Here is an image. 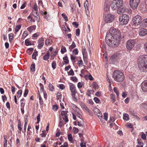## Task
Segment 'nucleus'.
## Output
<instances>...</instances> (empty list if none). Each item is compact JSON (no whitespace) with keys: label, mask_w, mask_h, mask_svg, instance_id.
I'll list each match as a JSON object with an SVG mask.
<instances>
[{"label":"nucleus","mask_w":147,"mask_h":147,"mask_svg":"<svg viewBox=\"0 0 147 147\" xmlns=\"http://www.w3.org/2000/svg\"><path fill=\"white\" fill-rule=\"evenodd\" d=\"M70 57L72 61L73 62V63H75V59H76V56L72 55H71Z\"/></svg>","instance_id":"obj_37"},{"label":"nucleus","mask_w":147,"mask_h":147,"mask_svg":"<svg viewBox=\"0 0 147 147\" xmlns=\"http://www.w3.org/2000/svg\"><path fill=\"white\" fill-rule=\"evenodd\" d=\"M56 63L55 61H53L52 63V66L53 69H55L56 67Z\"/></svg>","instance_id":"obj_42"},{"label":"nucleus","mask_w":147,"mask_h":147,"mask_svg":"<svg viewBox=\"0 0 147 147\" xmlns=\"http://www.w3.org/2000/svg\"><path fill=\"white\" fill-rule=\"evenodd\" d=\"M147 34V30L144 28H141L139 31V34L140 36H144Z\"/></svg>","instance_id":"obj_12"},{"label":"nucleus","mask_w":147,"mask_h":147,"mask_svg":"<svg viewBox=\"0 0 147 147\" xmlns=\"http://www.w3.org/2000/svg\"><path fill=\"white\" fill-rule=\"evenodd\" d=\"M68 139L70 142H72L73 138L72 137V135L71 134H69L68 135Z\"/></svg>","instance_id":"obj_35"},{"label":"nucleus","mask_w":147,"mask_h":147,"mask_svg":"<svg viewBox=\"0 0 147 147\" xmlns=\"http://www.w3.org/2000/svg\"><path fill=\"white\" fill-rule=\"evenodd\" d=\"M76 35L77 36H79L80 34V30L78 28L76 30Z\"/></svg>","instance_id":"obj_52"},{"label":"nucleus","mask_w":147,"mask_h":147,"mask_svg":"<svg viewBox=\"0 0 147 147\" xmlns=\"http://www.w3.org/2000/svg\"><path fill=\"white\" fill-rule=\"evenodd\" d=\"M111 99L112 102L114 103L115 101L116 98L115 96L113 94H111L110 95Z\"/></svg>","instance_id":"obj_21"},{"label":"nucleus","mask_w":147,"mask_h":147,"mask_svg":"<svg viewBox=\"0 0 147 147\" xmlns=\"http://www.w3.org/2000/svg\"><path fill=\"white\" fill-rule=\"evenodd\" d=\"M67 51L66 48L63 46H62L61 48V52L62 54H64Z\"/></svg>","instance_id":"obj_26"},{"label":"nucleus","mask_w":147,"mask_h":147,"mask_svg":"<svg viewBox=\"0 0 147 147\" xmlns=\"http://www.w3.org/2000/svg\"><path fill=\"white\" fill-rule=\"evenodd\" d=\"M83 63L82 60H80L78 61V64L79 65L80 67H82V65H83Z\"/></svg>","instance_id":"obj_53"},{"label":"nucleus","mask_w":147,"mask_h":147,"mask_svg":"<svg viewBox=\"0 0 147 147\" xmlns=\"http://www.w3.org/2000/svg\"><path fill=\"white\" fill-rule=\"evenodd\" d=\"M18 129H19V130L21 131H22V128L21 127V126H22L21 123L20 121H19V123L18 124Z\"/></svg>","instance_id":"obj_40"},{"label":"nucleus","mask_w":147,"mask_h":147,"mask_svg":"<svg viewBox=\"0 0 147 147\" xmlns=\"http://www.w3.org/2000/svg\"><path fill=\"white\" fill-rule=\"evenodd\" d=\"M123 118L124 120L127 121L129 119V115L127 113H125L123 115Z\"/></svg>","instance_id":"obj_22"},{"label":"nucleus","mask_w":147,"mask_h":147,"mask_svg":"<svg viewBox=\"0 0 147 147\" xmlns=\"http://www.w3.org/2000/svg\"><path fill=\"white\" fill-rule=\"evenodd\" d=\"M52 109L54 111H57L58 109L57 106L56 105H54L53 106Z\"/></svg>","instance_id":"obj_61"},{"label":"nucleus","mask_w":147,"mask_h":147,"mask_svg":"<svg viewBox=\"0 0 147 147\" xmlns=\"http://www.w3.org/2000/svg\"><path fill=\"white\" fill-rule=\"evenodd\" d=\"M141 20V16L140 15H138L133 18L132 23L134 25L137 26L140 24Z\"/></svg>","instance_id":"obj_6"},{"label":"nucleus","mask_w":147,"mask_h":147,"mask_svg":"<svg viewBox=\"0 0 147 147\" xmlns=\"http://www.w3.org/2000/svg\"><path fill=\"white\" fill-rule=\"evenodd\" d=\"M97 116L98 118L100 119L102 121V113H98Z\"/></svg>","instance_id":"obj_41"},{"label":"nucleus","mask_w":147,"mask_h":147,"mask_svg":"<svg viewBox=\"0 0 147 147\" xmlns=\"http://www.w3.org/2000/svg\"><path fill=\"white\" fill-rule=\"evenodd\" d=\"M129 20V16L126 14H124L119 18L120 24L122 25L127 24Z\"/></svg>","instance_id":"obj_5"},{"label":"nucleus","mask_w":147,"mask_h":147,"mask_svg":"<svg viewBox=\"0 0 147 147\" xmlns=\"http://www.w3.org/2000/svg\"><path fill=\"white\" fill-rule=\"evenodd\" d=\"M38 55L37 52H34L32 55V58L33 59H36V57Z\"/></svg>","instance_id":"obj_29"},{"label":"nucleus","mask_w":147,"mask_h":147,"mask_svg":"<svg viewBox=\"0 0 147 147\" xmlns=\"http://www.w3.org/2000/svg\"><path fill=\"white\" fill-rule=\"evenodd\" d=\"M120 31L114 28H111L109 32H107L106 36V42L110 47H116L119 45L121 39Z\"/></svg>","instance_id":"obj_1"},{"label":"nucleus","mask_w":147,"mask_h":147,"mask_svg":"<svg viewBox=\"0 0 147 147\" xmlns=\"http://www.w3.org/2000/svg\"><path fill=\"white\" fill-rule=\"evenodd\" d=\"M50 56V53L48 52H47L45 55L43 57V59L45 60H47L49 57Z\"/></svg>","instance_id":"obj_19"},{"label":"nucleus","mask_w":147,"mask_h":147,"mask_svg":"<svg viewBox=\"0 0 147 147\" xmlns=\"http://www.w3.org/2000/svg\"><path fill=\"white\" fill-rule=\"evenodd\" d=\"M22 93V91L21 90H19L17 93V96L18 98H20L21 96Z\"/></svg>","instance_id":"obj_28"},{"label":"nucleus","mask_w":147,"mask_h":147,"mask_svg":"<svg viewBox=\"0 0 147 147\" xmlns=\"http://www.w3.org/2000/svg\"><path fill=\"white\" fill-rule=\"evenodd\" d=\"M94 100L96 103H98L100 102V100L98 98L95 97L94 98Z\"/></svg>","instance_id":"obj_49"},{"label":"nucleus","mask_w":147,"mask_h":147,"mask_svg":"<svg viewBox=\"0 0 147 147\" xmlns=\"http://www.w3.org/2000/svg\"><path fill=\"white\" fill-rule=\"evenodd\" d=\"M127 11L126 8L124 6H120L119 8L117 9V12L119 14H122L124 13Z\"/></svg>","instance_id":"obj_10"},{"label":"nucleus","mask_w":147,"mask_h":147,"mask_svg":"<svg viewBox=\"0 0 147 147\" xmlns=\"http://www.w3.org/2000/svg\"><path fill=\"white\" fill-rule=\"evenodd\" d=\"M59 125L60 127L64 125V124L63 122V121L61 119H60V120Z\"/></svg>","instance_id":"obj_47"},{"label":"nucleus","mask_w":147,"mask_h":147,"mask_svg":"<svg viewBox=\"0 0 147 147\" xmlns=\"http://www.w3.org/2000/svg\"><path fill=\"white\" fill-rule=\"evenodd\" d=\"M62 16L64 18L65 20L66 21H68V18L67 16H66L65 14L64 13H63L62 14Z\"/></svg>","instance_id":"obj_39"},{"label":"nucleus","mask_w":147,"mask_h":147,"mask_svg":"<svg viewBox=\"0 0 147 147\" xmlns=\"http://www.w3.org/2000/svg\"><path fill=\"white\" fill-rule=\"evenodd\" d=\"M21 27V25H17L16 26L15 29V32H17L19 30Z\"/></svg>","instance_id":"obj_34"},{"label":"nucleus","mask_w":147,"mask_h":147,"mask_svg":"<svg viewBox=\"0 0 147 147\" xmlns=\"http://www.w3.org/2000/svg\"><path fill=\"white\" fill-rule=\"evenodd\" d=\"M104 118L107 121L108 118V114L107 113H105L104 114Z\"/></svg>","instance_id":"obj_58"},{"label":"nucleus","mask_w":147,"mask_h":147,"mask_svg":"<svg viewBox=\"0 0 147 147\" xmlns=\"http://www.w3.org/2000/svg\"><path fill=\"white\" fill-rule=\"evenodd\" d=\"M28 90L27 89H26L25 90L24 93V97H26L27 96V94H28Z\"/></svg>","instance_id":"obj_59"},{"label":"nucleus","mask_w":147,"mask_h":147,"mask_svg":"<svg viewBox=\"0 0 147 147\" xmlns=\"http://www.w3.org/2000/svg\"><path fill=\"white\" fill-rule=\"evenodd\" d=\"M118 55V54H115L111 56L110 59L112 61L114 60L115 59H116L117 58V56Z\"/></svg>","instance_id":"obj_23"},{"label":"nucleus","mask_w":147,"mask_h":147,"mask_svg":"<svg viewBox=\"0 0 147 147\" xmlns=\"http://www.w3.org/2000/svg\"><path fill=\"white\" fill-rule=\"evenodd\" d=\"M83 84L81 82H79L78 83L77 86L79 88H80L82 87L83 86Z\"/></svg>","instance_id":"obj_48"},{"label":"nucleus","mask_w":147,"mask_h":147,"mask_svg":"<svg viewBox=\"0 0 147 147\" xmlns=\"http://www.w3.org/2000/svg\"><path fill=\"white\" fill-rule=\"evenodd\" d=\"M101 95V92L99 91H97L95 95L98 97H99Z\"/></svg>","instance_id":"obj_62"},{"label":"nucleus","mask_w":147,"mask_h":147,"mask_svg":"<svg viewBox=\"0 0 147 147\" xmlns=\"http://www.w3.org/2000/svg\"><path fill=\"white\" fill-rule=\"evenodd\" d=\"M114 19V16L110 13L107 14L105 16V21L106 23L111 22Z\"/></svg>","instance_id":"obj_9"},{"label":"nucleus","mask_w":147,"mask_h":147,"mask_svg":"<svg viewBox=\"0 0 147 147\" xmlns=\"http://www.w3.org/2000/svg\"><path fill=\"white\" fill-rule=\"evenodd\" d=\"M141 86L142 90L144 92H147V81H145L142 83Z\"/></svg>","instance_id":"obj_11"},{"label":"nucleus","mask_w":147,"mask_h":147,"mask_svg":"<svg viewBox=\"0 0 147 147\" xmlns=\"http://www.w3.org/2000/svg\"><path fill=\"white\" fill-rule=\"evenodd\" d=\"M71 79L74 82H77L78 81V79L76 77H71Z\"/></svg>","instance_id":"obj_38"},{"label":"nucleus","mask_w":147,"mask_h":147,"mask_svg":"<svg viewBox=\"0 0 147 147\" xmlns=\"http://www.w3.org/2000/svg\"><path fill=\"white\" fill-rule=\"evenodd\" d=\"M70 90L71 91V92H77V91L76 89V88L75 85L73 84L70 83L69 85Z\"/></svg>","instance_id":"obj_14"},{"label":"nucleus","mask_w":147,"mask_h":147,"mask_svg":"<svg viewBox=\"0 0 147 147\" xmlns=\"http://www.w3.org/2000/svg\"><path fill=\"white\" fill-rule=\"evenodd\" d=\"M73 130L75 134H77L78 132V129L75 127L73 128Z\"/></svg>","instance_id":"obj_46"},{"label":"nucleus","mask_w":147,"mask_h":147,"mask_svg":"<svg viewBox=\"0 0 147 147\" xmlns=\"http://www.w3.org/2000/svg\"><path fill=\"white\" fill-rule=\"evenodd\" d=\"M92 87L95 89L98 88V85L96 82H93L92 84Z\"/></svg>","instance_id":"obj_27"},{"label":"nucleus","mask_w":147,"mask_h":147,"mask_svg":"<svg viewBox=\"0 0 147 147\" xmlns=\"http://www.w3.org/2000/svg\"><path fill=\"white\" fill-rule=\"evenodd\" d=\"M123 2L122 0H113L111 3V6L113 10H116L123 5Z\"/></svg>","instance_id":"obj_4"},{"label":"nucleus","mask_w":147,"mask_h":147,"mask_svg":"<svg viewBox=\"0 0 147 147\" xmlns=\"http://www.w3.org/2000/svg\"><path fill=\"white\" fill-rule=\"evenodd\" d=\"M142 134L141 136V138L142 139L145 140L146 138V136L143 132H142Z\"/></svg>","instance_id":"obj_44"},{"label":"nucleus","mask_w":147,"mask_h":147,"mask_svg":"<svg viewBox=\"0 0 147 147\" xmlns=\"http://www.w3.org/2000/svg\"><path fill=\"white\" fill-rule=\"evenodd\" d=\"M68 74L69 76H73L74 75V73L72 69H71L68 72Z\"/></svg>","instance_id":"obj_30"},{"label":"nucleus","mask_w":147,"mask_h":147,"mask_svg":"<svg viewBox=\"0 0 147 147\" xmlns=\"http://www.w3.org/2000/svg\"><path fill=\"white\" fill-rule=\"evenodd\" d=\"M138 67L143 72H147V55L140 56L138 58Z\"/></svg>","instance_id":"obj_2"},{"label":"nucleus","mask_w":147,"mask_h":147,"mask_svg":"<svg viewBox=\"0 0 147 147\" xmlns=\"http://www.w3.org/2000/svg\"><path fill=\"white\" fill-rule=\"evenodd\" d=\"M72 25L73 26L75 27L76 28H78V24L76 22H74L72 23Z\"/></svg>","instance_id":"obj_43"},{"label":"nucleus","mask_w":147,"mask_h":147,"mask_svg":"<svg viewBox=\"0 0 147 147\" xmlns=\"http://www.w3.org/2000/svg\"><path fill=\"white\" fill-rule=\"evenodd\" d=\"M76 46V45L74 41H73L72 42V44L69 47V51H71V50L74 48H75Z\"/></svg>","instance_id":"obj_17"},{"label":"nucleus","mask_w":147,"mask_h":147,"mask_svg":"<svg viewBox=\"0 0 147 147\" xmlns=\"http://www.w3.org/2000/svg\"><path fill=\"white\" fill-rule=\"evenodd\" d=\"M144 48L145 50V51L147 52V42L144 44Z\"/></svg>","instance_id":"obj_64"},{"label":"nucleus","mask_w":147,"mask_h":147,"mask_svg":"<svg viewBox=\"0 0 147 147\" xmlns=\"http://www.w3.org/2000/svg\"><path fill=\"white\" fill-rule=\"evenodd\" d=\"M113 90L114 92L116 94L117 96L118 97L119 95V92H118L117 88L116 87H114V88Z\"/></svg>","instance_id":"obj_36"},{"label":"nucleus","mask_w":147,"mask_h":147,"mask_svg":"<svg viewBox=\"0 0 147 147\" xmlns=\"http://www.w3.org/2000/svg\"><path fill=\"white\" fill-rule=\"evenodd\" d=\"M65 62V64H67L69 63V61L68 59V57L67 56H65L63 58Z\"/></svg>","instance_id":"obj_24"},{"label":"nucleus","mask_w":147,"mask_h":147,"mask_svg":"<svg viewBox=\"0 0 147 147\" xmlns=\"http://www.w3.org/2000/svg\"><path fill=\"white\" fill-rule=\"evenodd\" d=\"M37 120V123H39L40 121V114H38V116H37L36 117Z\"/></svg>","instance_id":"obj_54"},{"label":"nucleus","mask_w":147,"mask_h":147,"mask_svg":"<svg viewBox=\"0 0 147 147\" xmlns=\"http://www.w3.org/2000/svg\"><path fill=\"white\" fill-rule=\"evenodd\" d=\"M63 119L66 122H67L68 121V117L67 116H65L63 117Z\"/></svg>","instance_id":"obj_60"},{"label":"nucleus","mask_w":147,"mask_h":147,"mask_svg":"<svg viewBox=\"0 0 147 147\" xmlns=\"http://www.w3.org/2000/svg\"><path fill=\"white\" fill-rule=\"evenodd\" d=\"M81 107L82 109H83L85 110L88 111V112H89L90 110L86 106V105L83 104H82L81 105Z\"/></svg>","instance_id":"obj_20"},{"label":"nucleus","mask_w":147,"mask_h":147,"mask_svg":"<svg viewBox=\"0 0 147 147\" xmlns=\"http://www.w3.org/2000/svg\"><path fill=\"white\" fill-rule=\"evenodd\" d=\"M144 25L146 27H147V18L143 20Z\"/></svg>","instance_id":"obj_56"},{"label":"nucleus","mask_w":147,"mask_h":147,"mask_svg":"<svg viewBox=\"0 0 147 147\" xmlns=\"http://www.w3.org/2000/svg\"><path fill=\"white\" fill-rule=\"evenodd\" d=\"M4 143L3 144V147H7V136L5 135L3 136Z\"/></svg>","instance_id":"obj_18"},{"label":"nucleus","mask_w":147,"mask_h":147,"mask_svg":"<svg viewBox=\"0 0 147 147\" xmlns=\"http://www.w3.org/2000/svg\"><path fill=\"white\" fill-rule=\"evenodd\" d=\"M38 43L39 44L38 46V47L39 49H41L42 48L44 45V38L42 37L40 39L38 40Z\"/></svg>","instance_id":"obj_13"},{"label":"nucleus","mask_w":147,"mask_h":147,"mask_svg":"<svg viewBox=\"0 0 147 147\" xmlns=\"http://www.w3.org/2000/svg\"><path fill=\"white\" fill-rule=\"evenodd\" d=\"M68 145L66 142H65L63 145H61L60 147H68Z\"/></svg>","instance_id":"obj_63"},{"label":"nucleus","mask_w":147,"mask_h":147,"mask_svg":"<svg viewBox=\"0 0 147 147\" xmlns=\"http://www.w3.org/2000/svg\"><path fill=\"white\" fill-rule=\"evenodd\" d=\"M36 27L35 25L32 26L28 28L27 29L30 32H31L33 30L35 29Z\"/></svg>","instance_id":"obj_16"},{"label":"nucleus","mask_w":147,"mask_h":147,"mask_svg":"<svg viewBox=\"0 0 147 147\" xmlns=\"http://www.w3.org/2000/svg\"><path fill=\"white\" fill-rule=\"evenodd\" d=\"M77 92L71 93V95L73 100L75 101H77V96L76 95V94Z\"/></svg>","instance_id":"obj_15"},{"label":"nucleus","mask_w":147,"mask_h":147,"mask_svg":"<svg viewBox=\"0 0 147 147\" xmlns=\"http://www.w3.org/2000/svg\"><path fill=\"white\" fill-rule=\"evenodd\" d=\"M30 70L32 71H34L35 70V64H32L30 66Z\"/></svg>","instance_id":"obj_33"},{"label":"nucleus","mask_w":147,"mask_h":147,"mask_svg":"<svg viewBox=\"0 0 147 147\" xmlns=\"http://www.w3.org/2000/svg\"><path fill=\"white\" fill-rule=\"evenodd\" d=\"M135 43L134 40H128L127 42L126 48L129 51H131L134 47Z\"/></svg>","instance_id":"obj_8"},{"label":"nucleus","mask_w":147,"mask_h":147,"mask_svg":"<svg viewBox=\"0 0 147 147\" xmlns=\"http://www.w3.org/2000/svg\"><path fill=\"white\" fill-rule=\"evenodd\" d=\"M78 50L77 49H74L73 51V53L74 54L77 55L78 53Z\"/></svg>","instance_id":"obj_50"},{"label":"nucleus","mask_w":147,"mask_h":147,"mask_svg":"<svg viewBox=\"0 0 147 147\" xmlns=\"http://www.w3.org/2000/svg\"><path fill=\"white\" fill-rule=\"evenodd\" d=\"M49 90L51 91H53L54 89V87L51 84H49Z\"/></svg>","instance_id":"obj_32"},{"label":"nucleus","mask_w":147,"mask_h":147,"mask_svg":"<svg viewBox=\"0 0 147 147\" xmlns=\"http://www.w3.org/2000/svg\"><path fill=\"white\" fill-rule=\"evenodd\" d=\"M112 76L115 81L119 82H122L124 79L123 74L119 70L114 71Z\"/></svg>","instance_id":"obj_3"},{"label":"nucleus","mask_w":147,"mask_h":147,"mask_svg":"<svg viewBox=\"0 0 147 147\" xmlns=\"http://www.w3.org/2000/svg\"><path fill=\"white\" fill-rule=\"evenodd\" d=\"M140 2V0H130L129 4L131 7L133 9H136Z\"/></svg>","instance_id":"obj_7"},{"label":"nucleus","mask_w":147,"mask_h":147,"mask_svg":"<svg viewBox=\"0 0 147 147\" xmlns=\"http://www.w3.org/2000/svg\"><path fill=\"white\" fill-rule=\"evenodd\" d=\"M25 44L26 46H29L31 45V43L28 39H26L25 41Z\"/></svg>","instance_id":"obj_31"},{"label":"nucleus","mask_w":147,"mask_h":147,"mask_svg":"<svg viewBox=\"0 0 147 147\" xmlns=\"http://www.w3.org/2000/svg\"><path fill=\"white\" fill-rule=\"evenodd\" d=\"M57 100H59V99L61 98V94L59 92H58L57 94Z\"/></svg>","instance_id":"obj_51"},{"label":"nucleus","mask_w":147,"mask_h":147,"mask_svg":"<svg viewBox=\"0 0 147 147\" xmlns=\"http://www.w3.org/2000/svg\"><path fill=\"white\" fill-rule=\"evenodd\" d=\"M67 113V111H63L61 112V115L62 116H66V115Z\"/></svg>","instance_id":"obj_55"},{"label":"nucleus","mask_w":147,"mask_h":147,"mask_svg":"<svg viewBox=\"0 0 147 147\" xmlns=\"http://www.w3.org/2000/svg\"><path fill=\"white\" fill-rule=\"evenodd\" d=\"M9 37L10 41V40H12L13 38V34L11 33L9 34Z\"/></svg>","instance_id":"obj_45"},{"label":"nucleus","mask_w":147,"mask_h":147,"mask_svg":"<svg viewBox=\"0 0 147 147\" xmlns=\"http://www.w3.org/2000/svg\"><path fill=\"white\" fill-rule=\"evenodd\" d=\"M57 53V52L55 51V53L51 55V57L50 59L52 60L53 59L54 57L56 55Z\"/></svg>","instance_id":"obj_57"},{"label":"nucleus","mask_w":147,"mask_h":147,"mask_svg":"<svg viewBox=\"0 0 147 147\" xmlns=\"http://www.w3.org/2000/svg\"><path fill=\"white\" fill-rule=\"evenodd\" d=\"M84 7L86 10H88V0H86L84 3Z\"/></svg>","instance_id":"obj_25"}]
</instances>
